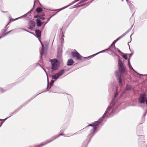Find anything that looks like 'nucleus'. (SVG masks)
Here are the masks:
<instances>
[{
    "label": "nucleus",
    "mask_w": 147,
    "mask_h": 147,
    "mask_svg": "<svg viewBox=\"0 0 147 147\" xmlns=\"http://www.w3.org/2000/svg\"><path fill=\"white\" fill-rule=\"evenodd\" d=\"M50 62H51L52 65L51 69L53 70H56L59 66V62L56 59H50Z\"/></svg>",
    "instance_id": "1"
},
{
    "label": "nucleus",
    "mask_w": 147,
    "mask_h": 147,
    "mask_svg": "<svg viewBox=\"0 0 147 147\" xmlns=\"http://www.w3.org/2000/svg\"><path fill=\"white\" fill-rule=\"evenodd\" d=\"M139 101L141 103H144L146 102L147 105V95L145 94H140L139 98Z\"/></svg>",
    "instance_id": "2"
},
{
    "label": "nucleus",
    "mask_w": 147,
    "mask_h": 147,
    "mask_svg": "<svg viewBox=\"0 0 147 147\" xmlns=\"http://www.w3.org/2000/svg\"><path fill=\"white\" fill-rule=\"evenodd\" d=\"M113 109L111 107V105L110 106L108 107L105 113L103 115L102 119H103L106 115L107 117H109L111 115V113L113 112Z\"/></svg>",
    "instance_id": "3"
},
{
    "label": "nucleus",
    "mask_w": 147,
    "mask_h": 147,
    "mask_svg": "<svg viewBox=\"0 0 147 147\" xmlns=\"http://www.w3.org/2000/svg\"><path fill=\"white\" fill-rule=\"evenodd\" d=\"M64 73V70L62 69L58 73L53 75L52 77V79L56 81L57 79L59 78L61 76H62Z\"/></svg>",
    "instance_id": "4"
},
{
    "label": "nucleus",
    "mask_w": 147,
    "mask_h": 147,
    "mask_svg": "<svg viewBox=\"0 0 147 147\" xmlns=\"http://www.w3.org/2000/svg\"><path fill=\"white\" fill-rule=\"evenodd\" d=\"M100 120L101 119H100L97 121H95L92 124H90L88 125V126H91L92 127V130L91 131L90 134H91L94 133L97 126L100 123Z\"/></svg>",
    "instance_id": "5"
},
{
    "label": "nucleus",
    "mask_w": 147,
    "mask_h": 147,
    "mask_svg": "<svg viewBox=\"0 0 147 147\" xmlns=\"http://www.w3.org/2000/svg\"><path fill=\"white\" fill-rule=\"evenodd\" d=\"M118 64L119 71L121 73H123L125 71V69L123 65L122 61L119 58L118 59Z\"/></svg>",
    "instance_id": "6"
},
{
    "label": "nucleus",
    "mask_w": 147,
    "mask_h": 147,
    "mask_svg": "<svg viewBox=\"0 0 147 147\" xmlns=\"http://www.w3.org/2000/svg\"><path fill=\"white\" fill-rule=\"evenodd\" d=\"M115 74L117 79L119 81V85L121 86L122 84L121 83V75L119 72H116V71L115 72Z\"/></svg>",
    "instance_id": "7"
},
{
    "label": "nucleus",
    "mask_w": 147,
    "mask_h": 147,
    "mask_svg": "<svg viewBox=\"0 0 147 147\" xmlns=\"http://www.w3.org/2000/svg\"><path fill=\"white\" fill-rule=\"evenodd\" d=\"M72 55L74 58H76L77 60L80 59L81 56L77 52H72Z\"/></svg>",
    "instance_id": "8"
},
{
    "label": "nucleus",
    "mask_w": 147,
    "mask_h": 147,
    "mask_svg": "<svg viewBox=\"0 0 147 147\" xmlns=\"http://www.w3.org/2000/svg\"><path fill=\"white\" fill-rule=\"evenodd\" d=\"M117 90H118L117 89V88L116 92L115 94V97H114L116 99H117L119 98L120 97H121V94H120V95H119V94L118 93V92H117Z\"/></svg>",
    "instance_id": "9"
},
{
    "label": "nucleus",
    "mask_w": 147,
    "mask_h": 147,
    "mask_svg": "<svg viewBox=\"0 0 147 147\" xmlns=\"http://www.w3.org/2000/svg\"><path fill=\"white\" fill-rule=\"evenodd\" d=\"M74 63L73 60L71 59H69L67 62V65H68L70 66L72 65Z\"/></svg>",
    "instance_id": "10"
},
{
    "label": "nucleus",
    "mask_w": 147,
    "mask_h": 147,
    "mask_svg": "<svg viewBox=\"0 0 147 147\" xmlns=\"http://www.w3.org/2000/svg\"><path fill=\"white\" fill-rule=\"evenodd\" d=\"M35 32L37 38H38L40 37L41 32L40 30H36Z\"/></svg>",
    "instance_id": "11"
},
{
    "label": "nucleus",
    "mask_w": 147,
    "mask_h": 147,
    "mask_svg": "<svg viewBox=\"0 0 147 147\" xmlns=\"http://www.w3.org/2000/svg\"><path fill=\"white\" fill-rule=\"evenodd\" d=\"M43 23H44V22H41L40 20L38 19H36V24L37 26H40Z\"/></svg>",
    "instance_id": "12"
},
{
    "label": "nucleus",
    "mask_w": 147,
    "mask_h": 147,
    "mask_svg": "<svg viewBox=\"0 0 147 147\" xmlns=\"http://www.w3.org/2000/svg\"><path fill=\"white\" fill-rule=\"evenodd\" d=\"M124 36V35L121 36H120L119 37V38H117L116 40H115L114 41L113 44H115L117 41H118V40H119L121 38L123 37Z\"/></svg>",
    "instance_id": "13"
},
{
    "label": "nucleus",
    "mask_w": 147,
    "mask_h": 147,
    "mask_svg": "<svg viewBox=\"0 0 147 147\" xmlns=\"http://www.w3.org/2000/svg\"><path fill=\"white\" fill-rule=\"evenodd\" d=\"M41 44L42 45V49H41L40 51V55H41L42 56V55L44 53H43V51H44L43 45L42 43L41 42Z\"/></svg>",
    "instance_id": "14"
},
{
    "label": "nucleus",
    "mask_w": 147,
    "mask_h": 147,
    "mask_svg": "<svg viewBox=\"0 0 147 147\" xmlns=\"http://www.w3.org/2000/svg\"><path fill=\"white\" fill-rule=\"evenodd\" d=\"M131 89V86H130L129 85H127L125 89V90L124 91V92L125 93V91L129 90Z\"/></svg>",
    "instance_id": "15"
},
{
    "label": "nucleus",
    "mask_w": 147,
    "mask_h": 147,
    "mask_svg": "<svg viewBox=\"0 0 147 147\" xmlns=\"http://www.w3.org/2000/svg\"><path fill=\"white\" fill-rule=\"evenodd\" d=\"M127 55V54L124 55L123 53L122 54H121V55L126 60L128 58Z\"/></svg>",
    "instance_id": "16"
},
{
    "label": "nucleus",
    "mask_w": 147,
    "mask_h": 147,
    "mask_svg": "<svg viewBox=\"0 0 147 147\" xmlns=\"http://www.w3.org/2000/svg\"><path fill=\"white\" fill-rule=\"evenodd\" d=\"M36 11L38 13L40 12L42 10V9L40 7H38V8H37L36 9Z\"/></svg>",
    "instance_id": "17"
},
{
    "label": "nucleus",
    "mask_w": 147,
    "mask_h": 147,
    "mask_svg": "<svg viewBox=\"0 0 147 147\" xmlns=\"http://www.w3.org/2000/svg\"><path fill=\"white\" fill-rule=\"evenodd\" d=\"M129 68L130 69H132L134 71L136 72L135 70H134V69L132 67V66H131V65H129Z\"/></svg>",
    "instance_id": "18"
},
{
    "label": "nucleus",
    "mask_w": 147,
    "mask_h": 147,
    "mask_svg": "<svg viewBox=\"0 0 147 147\" xmlns=\"http://www.w3.org/2000/svg\"><path fill=\"white\" fill-rule=\"evenodd\" d=\"M54 82V80H51V81L50 82V85L51 86H52L53 83Z\"/></svg>",
    "instance_id": "19"
},
{
    "label": "nucleus",
    "mask_w": 147,
    "mask_h": 147,
    "mask_svg": "<svg viewBox=\"0 0 147 147\" xmlns=\"http://www.w3.org/2000/svg\"><path fill=\"white\" fill-rule=\"evenodd\" d=\"M117 51L119 52V53H120V54L121 55V54H122L123 53L122 52H121V51L120 50H119V49H117Z\"/></svg>",
    "instance_id": "20"
},
{
    "label": "nucleus",
    "mask_w": 147,
    "mask_h": 147,
    "mask_svg": "<svg viewBox=\"0 0 147 147\" xmlns=\"http://www.w3.org/2000/svg\"><path fill=\"white\" fill-rule=\"evenodd\" d=\"M100 51V52H99L98 53H96V54H94V55H92V56H94L95 55H97V54H99V53H102V52H103V51Z\"/></svg>",
    "instance_id": "21"
},
{
    "label": "nucleus",
    "mask_w": 147,
    "mask_h": 147,
    "mask_svg": "<svg viewBox=\"0 0 147 147\" xmlns=\"http://www.w3.org/2000/svg\"><path fill=\"white\" fill-rule=\"evenodd\" d=\"M68 7V6H66V7H64V8H62V9H59V11H61V10H63V9H64L65 8H66V7Z\"/></svg>",
    "instance_id": "22"
},
{
    "label": "nucleus",
    "mask_w": 147,
    "mask_h": 147,
    "mask_svg": "<svg viewBox=\"0 0 147 147\" xmlns=\"http://www.w3.org/2000/svg\"><path fill=\"white\" fill-rule=\"evenodd\" d=\"M32 26H34V25H35V23L33 21H32Z\"/></svg>",
    "instance_id": "23"
},
{
    "label": "nucleus",
    "mask_w": 147,
    "mask_h": 147,
    "mask_svg": "<svg viewBox=\"0 0 147 147\" xmlns=\"http://www.w3.org/2000/svg\"><path fill=\"white\" fill-rule=\"evenodd\" d=\"M56 138H55L53 139V140H54V139H56ZM53 139H52V140H51L49 141V142H48L47 143H45V144H47V143H49V142H51V141H53Z\"/></svg>",
    "instance_id": "24"
},
{
    "label": "nucleus",
    "mask_w": 147,
    "mask_h": 147,
    "mask_svg": "<svg viewBox=\"0 0 147 147\" xmlns=\"http://www.w3.org/2000/svg\"><path fill=\"white\" fill-rule=\"evenodd\" d=\"M128 65H131V64H130V60H129V59L128 60Z\"/></svg>",
    "instance_id": "25"
},
{
    "label": "nucleus",
    "mask_w": 147,
    "mask_h": 147,
    "mask_svg": "<svg viewBox=\"0 0 147 147\" xmlns=\"http://www.w3.org/2000/svg\"><path fill=\"white\" fill-rule=\"evenodd\" d=\"M40 66L44 70V71H45V72L46 73V74L47 76V73L46 71L41 66Z\"/></svg>",
    "instance_id": "26"
},
{
    "label": "nucleus",
    "mask_w": 147,
    "mask_h": 147,
    "mask_svg": "<svg viewBox=\"0 0 147 147\" xmlns=\"http://www.w3.org/2000/svg\"><path fill=\"white\" fill-rule=\"evenodd\" d=\"M32 28V26H30L29 28H29V29H31Z\"/></svg>",
    "instance_id": "27"
},
{
    "label": "nucleus",
    "mask_w": 147,
    "mask_h": 147,
    "mask_svg": "<svg viewBox=\"0 0 147 147\" xmlns=\"http://www.w3.org/2000/svg\"><path fill=\"white\" fill-rule=\"evenodd\" d=\"M71 136V135H65V137H68V136Z\"/></svg>",
    "instance_id": "28"
},
{
    "label": "nucleus",
    "mask_w": 147,
    "mask_h": 147,
    "mask_svg": "<svg viewBox=\"0 0 147 147\" xmlns=\"http://www.w3.org/2000/svg\"><path fill=\"white\" fill-rule=\"evenodd\" d=\"M21 17H21H20L18 18H17L15 19H14V20H17L18 19V18H20V17Z\"/></svg>",
    "instance_id": "29"
},
{
    "label": "nucleus",
    "mask_w": 147,
    "mask_h": 147,
    "mask_svg": "<svg viewBox=\"0 0 147 147\" xmlns=\"http://www.w3.org/2000/svg\"><path fill=\"white\" fill-rule=\"evenodd\" d=\"M41 19L42 20H43L44 19V18H41Z\"/></svg>",
    "instance_id": "30"
},
{
    "label": "nucleus",
    "mask_w": 147,
    "mask_h": 147,
    "mask_svg": "<svg viewBox=\"0 0 147 147\" xmlns=\"http://www.w3.org/2000/svg\"><path fill=\"white\" fill-rule=\"evenodd\" d=\"M38 17V16H34V17L35 18H37Z\"/></svg>",
    "instance_id": "31"
},
{
    "label": "nucleus",
    "mask_w": 147,
    "mask_h": 147,
    "mask_svg": "<svg viewBox=\"0 0 147 147\" xmlns=\"http://www.w3.org/2000/svg\"><path fill=\"white\" fill-rule=\"evenodd\" d=\"M58 12H56L55 14H54V15H53L52 16H54V15H55L57 13H58Z\"/></svg>",
    "instance_id": "32"
},
{
    "label": "nucleus",
    "mask_w": 147,
    "mask_h": 147,
    "mask_svg": "<svg viewBox=\"0 0 147 147\" xmlns=\"http://www.w3.org/2000/svg\"><path fill=\"white\" fill-rule=\"evenodd\" d=\"M49 20H48L45 23V24H47Z\"/></svg>",
    "instance_id": "33"
},
{
    "label": "nucleus",
    "mask_w": 147,
    "mask_h": 147,
    "mask_svg": "<svg viewBox=\"0 0 147 147\" xmlns=\"http://www.w3.org/2000/svg\"><path fill=\"white\" fill-rule=\"evenodd\" d=\"M63 135V134H61L59 135V136H58L57 137H58L59 136H61V135Z\"/></svg>",
    "instance_id": "34"
},
{
    "label": "nucleus",
    "mask_w": 147,
    "mask_h": 147,
    "mask_svg": "<svg viewBox=\"0 0 147 147\" xmlns=\"http://www.w3.org/2000/svg\"><path fill=\"white\" fill-rule=\"evenodd\" d=\"M8 117H7L5 119V120L6 119H7V118H8Z\"/></svg>",
    "instance_id": "35"
},
{
    "label": "nucleus",
    "mask_w": 147,
    "mask_h": 147,
    "mask_svg": "<svg viewBox=\"0 0 147 147\" xmlns=\"http://www.w3.org/2000/svg\"><path fill=\"white\" fill-rule=\"evenodd\" d=\"M132 34H132L131 35V36H130V37H131V36H132Z\"/></svg>",
    "instance_id": "36"
},
{
    "label": "nucleus",
    "mask_w": 147,
    "mask_h": 147,
    "mask_svg": "<svg viewBox=\"0 0 147 147\" xmlns=\"http://www.w3.org/2000/svg\"><path fill=\"white\" fill-rule=\"evenodd\" d=\"M90 57V56L88 57H85V58H88V57Z\"/></svg>",
    "instance_id": "37"
},
{
    "label": "nucleus",
    "mask_w": 147,
    "mask_h": 147,
    "mask_svg": "<svg viewBox=\"0 0 147 147\" xmlns=\"http://www.w3.org/2000/svg\"><path fill=\"white\" fill-rule=\"evenodd\" d=\"M35 1L34 2V4H35Z\"/></svg>",
    "instance_id": "38"
},
{
    "label": "nucleus",
    "mask_w": 147,
    "mask_h": 147,
    "mask_svg": "<svg viewBox=\"0 0 147 147\" xmlns=\"http://www.w3.org/2000/svg\"><path fill=\"white\" fill-rule=\"evenodd\" d=\"M143 138V137H142L141 138Z\"/></svg>",
    "instance_id": "39"
},
{
    "label": "nucleus",
    "mask_w": 147,
    "mask_h": 147,
    "mask_svg": "<svg viewBox=\"0 0 147 147\" xmlns=\"http://www.w3.org/2000/svg\"><path fill=\"white\" fill-rule=\"evenodd\" d=\"M1 37H0V39L1 38Z\"/></svg>",
    "instance_id": "40"
},
{
    "label": "nucleus",
    "mask_w": 147,
    "mask_h": 147,
    "mask_svg": "<svg viewBox=\"0 0 147 147\" xmlns=\"http://www.w3.org/2000/svg\"><path fill=\"white\" fill-rule=\"evenodd\" d=\"M1 124L0 125V127H1Z\"/></svg>",
    "instance_id": "41"
},
{
    "label": "nucleus",
    "mask_w": 147,
    "mask_h": 147,
    "mask_svg": "<svg viewBox=\"0 0 147 147\" xmlns=\"http://www.w3.org/2000/svg\"><path fill=\"white\" fill-rule=\"evenodd\" d=\"M113 101L114 102V100H113Z\"/></svg>",
    "instance_id": "42"
},
{
    "label": "nucleus",
    "mask_w": 147,
    "mask_h": 147,
    "mask_svg": "<svg viewBox=\"0 0 147 147\" xmlns=\"http://www.w3.org/2000/svg\"><path fill=\"white\" fill-rule=\"evenodd\" d=\"M127 1V2L128 1L127 0H126Z\"/></svg>",
    "instance_id": "43"
},
{
    "label": "nucleus",
    "mask_w": 147,
    "mask_h": 147,
    "mask_svg": "<svg viewBox=\"0 0 147 147\" xmlns=\"http://www.w3.org/2000/svg\"><path fill=\"white\" fill-rule=\"evenodd\" d=\"M69 5H68V6H69Z\"/></svg>",
    "instance_id": "44"
},
{
    "label": "nucleus",
    "mask_w": 147,
    "mask_h": 147,
    "mask_svg": "<svg viewBox=\"0 0 147 147\" xmlns=\"http://www.w3.org/2000/svg\"><path fill=\"white\" fill-rule=\"evenodd\" d=\"M123 0H122V1H123Z\"/></svg>",
    "instance_id": "45"
}]
</instances>
